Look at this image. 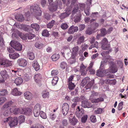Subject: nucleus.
Listing matches in <instances>:
<instances>
[{
	"mask_svg": "<svg viewBox=\"0 0 128 128\" xmlns=\"http://www.w3.org/2000/svg\"><path fill=\"white\" fill-rule=\"evenodd\" d=\"M58 73V71L57 70H53L52 71L51 75L52 76L57 75Z\"/></svg>",
	"mask_w": 128,
	"mask_h": 128,
	"instance_id": "nucleus-50",
	"label": "nucleus"
},
{
	"mask_svg": "<svg viewBox=\"0 0 128 128\" xmlns=\"http://www.w3.org/2000/svg\"><path fill=\"white\" fill-rule=\"evenodd\" d=\"M75 86L74 83L70 82L68 83V88L70 90H71L74 89Z\"/></svg>",
	"mask_w": 128,
	"mask_h": 128,
	"instance_id": "nucleus-34",
	"label": "nucleus"
},
{
	"mask_svg": "<svg viewBox=\"0 0 128 128\" xmlns=\"http://www.w3.org/2000/svg\"><path fill=\"white\" fill-rule=\"evenodd\" d=\"M69 120L70 124L73 126L76 125L78 122L77 119L72 114L69 116Z\"/></svg>",
	"mask_w": 128,
	"mask_h": 128,
	"instance_id": "nucleus-7",
	"label": "nucleus"
},
{
	"mask_svg": "<svg viewBox=\"0 0 128 128\" xmlns=\"http://www.w3.org/2000/svg\"><path fill=\"white\" fill-rule=\"evenodd\" d=\"M4 42L2 36L0 35V45L3 46L4 44Z\"/></svg>",
	"mask_w": 128,
	"mask_h": 128,
	"instance_id": "nucleus-59",
	"label": "nucleus"
},
{
	"mask_svg": "<svg viewBox=\"0 0 128 128\" xmlns=\"http://www.w3.org/2000/svg\"><path fill=\"white\" fill-rule=\"evenodd\" d=\"M31 28L35 29L36 31H38L40 28L39 25L36 24H32L31 25Z\"/></svg>",
	"mask_w": 128,
	"mask_h": 128,
	"instance_id": "nucleus-32",
	"label": "nucleus"
},
{
	"mask_svg": "<svg viewBox=\"0 0 128 128\" xmlns=\"http://www.w3.org/2000/svg\"><path fill=\"white\" fill-rule=\"evenodd\" d=\"M78 30V27L77 26H75L72 25L70 26L69 28L68 32L70 34H73L75 32H76Z\"/></svg>",
	"mask_w": 128,
	"mask_h": 128,
	"instance_id": "nucleus-12",
	"label": "nucleus"
},
{
	"mask_svg": "<svg viewBox=\"0 0 128 128\" xmlns=\"http://www.w3.org/2000/svg\"><path fill=\"white\" fill-rule=\"evenodd\" d=\"M10 112L8 110H7L4 112L3 115L5 116H7L10 114Z\"/></svg>",
	"mask_w": 128,
	"mask_h": 128,
	"instance_id": "nucleus-63",
	"label": "nucleus"
},
{
	"mask_svg": "<svg viewBox=\"0 0 128 128\" xmlns=\"http://www.w3.org/2000/svg\"><path fill=\"white\" fill-rule=\"evenodd\" d=\"M9 56L10 58L15 59L20 56L19 54L17 53H15L13 54H10Z\"/></svg>",
	"mask_w": 128,
	"mask_h": 128,
	"instance_id": "nucleus-25",
	"label": "nucleus"
},
{
	"mask_svg": "<svg viewBox=\"0 0 128 128\" xmlns=\"http://www.w3.org/2000/svg\"><path fill=\"white\" fill-rule=\"evenodd\" d=\"M3 121L4 123L8 122L9 125L10 127L16 126L18 123V118L16 117H8L4 118Z\"/></svg>",
	"mask_w": 128,
	"mask_h": 128,
	"instance_id": "nucleus-1",
	"label": "nucleus"
},
{
	"mask_svg": "<svg viewBox=\"0 0 128 128\" xmlns=\"http://www.w3.org/2000/svg\"><path fill=\"white\" fill-rule=\"evenodd\" d=\"M90 8H87L84 10V12L86 16H89L90 14Z\"/></svg>",
	"mask_w": 128,
	"mask_h": 128,
	"instance_id": "nucleus-62",
	"label": "nucleus"
},
{
	"mask_svg": "<svg viewBox=\"0 0 128 128\" xmlns=\"http://www.w3.org/2000/svg\"><path fill=\"white\" fill-rule=\"evenodd\" d=\"M60 57L59 54L56 53L52 55L51 57V58L52 60L55 61L58 60Z\"/></svg>",
	"mask_w": 128,
	"mask_h": 128,
	"instance_id": "nucleus-24",
	"label": "nucleus"
},
{
	"mask_svg": "<svg viewBox=\"0 0 128 128\" xmlns=\"http://www.w3.org/2000/svg\"><path fill=\"white\" fill-rule=\"evenodd\" d=\"M77 109L78 110V113L80 114V116H82V114H83L84 113V111L82 108L80 109V107L79 106L77 107Z\"/></svg>",
	"mask_w": 128,
	"mask_h": 128,
	"instance_id": "nucleus-53",
	"label": "nucleus"
},
{
	"mask_svg": "<svg viewBox=\"0 0 128 128\" xmlns=\"http://www.w3.org/2000/svg\"><path fill=\"white\" fill-rule=\"evenodd\" d=\"M102 110L101 108H98L96 110H94V113L96 114H100L102 112Z\"/></svg>",
	"mask_w": 128,
	"mask_h": 128,
	"instance_id": "nucleus-61",
	"label": "nucleus"
},
{
	"mask_svg": "<svg viewBox=\"0 0 128 128\" xmlns=\"http://www.w3.org/2000/svg\"><path fill=\"white\" fill-rule=\"evenodd\" d=\"M86 66H84L83 64H82L80 66V71L81 72V74L84 75L86 74L87 70L86 69Z\"/></svg>",
	"mask_w": 128,
	"mask_h": 128,
	"instance_id": "nucleus-15",
	"label": "nucleus"
},
{
	"mask_svg": "<svg viewBox=\"0 0 128 128\" xmlns=\"http://www.w3.org/2000/svg\"><path fill=\"white\" fill-rule=\"evenodd\" d=\"M49 92L47 91H45L43 92L42 96L44 98H48L49 96Z\"/></svg>",
	"mask_w": 128,
	"mask_h": 128,
	"instance_id": "nucleus-40",
	"label": "nucleus"
},
{
	"mask_svg": "<svg viewBox=\"0 0 128 128\" xmlns=\"http://www.w3.org/2000/svg\"><path fill=\"white\" fill-rule=\"evenodd\" d=\"M32 66L36 71L40 69V66L36 61H34L33 62Z\"/></svg>",
	"mask_w": 128,
	"mask_h": 128,
	"instance_id": "nucleus-18",
	"label": "nucleus"
},
{
	"mask_svg": "<svg viewBox=\"0 0 128 128\" xmlns=\"http://www.w3.org/2000/svg\"><path fill=\"white\" fill-rule=\"evenodd\" d=\"M12 65L11 62L9 61H6L4 63V66L8 67Z\"/></svg>",
	"mask_w": 128,
	"mask_h": 128,
	"instance_id": "nucleus-42",
	"label": "nucleus"
},
{
	"mask_svg": "<svg viewBox=\"0 0 128 128\" xmlns=\"http://www.w3.org/2000/svg\"><path fill=\"white\" fill-rule=\"evenodd\" d=\"M123 102H121L118 105V109L119 110H121L123 108L122 106L123 105Z\"/></svg>",
	"mask_w": 128,
	"mask_h": 128,
	"instance_id": "nucleus-56",
	"label": "nucleus"
},
{
	"mask_svg": "<svg viewBox=\"0 0 128 128\" xmlns=\"http://www.w3.org/2000/svg\"><path fill=\"white\" fill-rule=\"evenodd\" d=\"M25 98L28 100L31 99L32 98V95L31 93L29 91L25 92L24 94Z\"/></svg>",
	"mask_w": 128,
	"mask_h": 128,
	"instance_id": "nucleus-17",
	"label": "nucleus"
},
{
	"mask_svg": "<svg viewBox=\"0 0 128 128\" xmlns=\"http://www.w3.org/2000/svg\"><path fill=\"white\" fill-rule=\"evenodd\" d=\"M79 30L82 31L85 28V26L84 24H81L79 25Z\"/></svg>",
	"mask_w": 128,
	"mask_h": 128,
	"instance_id": "nucleus-60",
	"label": "nucleus"
},
{
	"mask_svg": "<svg viewBox=\"0 0 128 128\" xmlns=\"http://www.w3.org/2000/svg\"><path fill=\"white\" fill-rule=\"evenodd\" d=\"M16 26L18 28L21 29L25 31H28V26L26 25H24L22 24H15Z\"/></svg>",
	"mask_w": 128,
	"mask_h": 128,
	"instance_id": "nucleus-16",
	"label": "nucleus"
},
{
	"mask_svg": "<svg viewBox=\"0 0 128 128\" xmlns=\"http://www.w3.org/2000/svg\"><path fill=\"white\" fill-rule=\"evenodd\" d=\"M12 94L14 96H17L20 95L21 92L18 91L17 88H15L13 89L12 92Z\"/></svg>",
	"mask_w": 128,
	"mask_h": 128,
	"instance_id": "nucleus-20",
	"label": "nucleus"
},
{
	"mask_svg": "<svg viewBox=\"0 0 128 128\" xmlns=\"http://www.w3.org/2000/svg\"><path fill=\"white\" fill-rule=\"evenodd\" d=\"M76 36H78L76 42V44L78 45H80L81 43H83L84 42L85 37L83 35H82L80 33L77 34Z\"/></svg>",
	"mask_w": 128,
	"mask_h": 128,
	"instance_id": "nucleus-9",
	"label": "nucleus"
},
{
	"mask_svg": "<svg viewBox=\"0 0 128 128\" xmlns=\"http://www.w3.org/2000/svg\"><path fill=\"white\" fill-rule=\"evenodd\" d=\"M102 61L100 65V69L97 70L96 72V75L98 76L101 77H103L104 76L106 72H108L107 70H104L101 68L104 65L102 64Z\"/></svg>",
	"mask_w": 128,
	"mask_h": 128,
	"instance_id": "nucleus-5",
	"label": "nucleus"
},
{
	"mask_svg": "<svg viewBox=\"0 0 128 128\" xmlns=\"http://www.w3.org/2000/svg\"><path fill=\"white\" fill-rule=\"evenodd\" d=\"M79 50V48L78 46H76L74 47L72 50V57L74 58V62L75 60L74 58L78 55V52Z\"/></svg>",
	"mask_w": 128,
	"mask_h": 128,
	"instance_id": "nucleus-10",
	"label": "nucleus"
},
{
	"mask_svg": "<svg viewBox=\"0 0 128 128\" xmlns=\"http://www.w3.org/2000/svg\"><path fill=\"white\" fill-rule=\"evenodd\" d=\"M34 77L36 83L38 84L40 83V80L42 78L41 74L39 73L36 74L34 75Z\"/></svg>",
	"mask_w": 128,
	"mask_h": 128,
	"instance_id": "nucleus-14",
	"label": "nucleus"
},
{
	"mask_svg": "<svg viewBox=\"0 0 128 128\" xmlns=\"http://www.w3.org/2000/svg\"><path fill=\"white\" fill-rule=\"evenodd\" d=\"M70 12L68 11L67 12H66L61 14L59 16V17L61 19H62L68 16L70 14Z\"/></svg>",
	"mask_w": 128,
	"mask_h": 128,
	"instance_id": "nucleus-19",
	"label": "nucleus"
},
{
	"mask_svg": "<svg viewBox=\"0 0 128 128\" xmlns=\"http://www.w3.org/2000/svg\"><path fill=\"white\" fill-rule=\"evenodd\" d=\"M55 22V21L52 20L51 22H50L47 25V28H52L54 25V23Z\"/></svg>",
	"mask_w": 128,
	"mask_h": 128,
	"instance_id": "nucleus-38",
	"label": "nucleus"
},
{
	"mask_svg": "<svg viewBox=\"0 0 128 128\" xmlns=\"http://www.w3.org/2000/svg\"><path fill=\"white\" fill-rule=\"evenodd\" d=\"M108 41L107 39L106 38H104L101 41V42L102 44L101 47H102L103 48H104V45L105 44H108Z\"/></svg>",
	"mask_w": 128,
	"mask_h": 128,
	"instance_id": "nucleus-30",
	"label": "nucleus"
},
{
	"mask_svg": "<svg viewBox=\"0 0 128 128\" xmlns=\"http://www.w3.org/2000/svg\"><path fill=\"white\" fill-rule=\"evenodd\" d=\"M23 82L22 79L21 78H16L14 81V82L17 86H19Z\"/></svg>",
	"mask_w": 128,
	"mask_h": 128,
	"instance_id": "nucleus-23",
	"label": "nucleus"
},
{
	"mask_svg": "<svg viewBox=\"0 0 128 128\" xmlns=\"http://www.w3.org/2000/svg\"><path fill=\"white\" fill-rule=\"evenodd\" d=\"M8 93V91L4 89L0 90V96H5L7 95Z\"/></svg>",
	"mask_w": 128,
	"mask_h": 128,
	"instance_id": "nucleus-33",
	"label": "nucleus"
},
{
	"mask_svg": "<svg viewBox=\"0 0 128 128\" xmlns=\"http://www.w3.org/2000/svg\"><path fill=\"white\" fill-rule=\"evenodd\" d=\"M112 60L110 59V57L108 56L106 57L105 60L104 61V62L105 63L107 62H108L110 66V70H109V72L112 73H114L117 71L118 69L116 66L114 64V62H112Z\"/></svg>",
	"mask_w": 128,
	"mask_h": 128,
	"instance_id": "nucleus-2",
	"label": "nucleus"
},
{
	"mask_svg": "<svg viewBox=\"0 0 128 128\" xmlns=\"http://www.w3.org/2000/svg\"><path fill=\"white\" fill-rule=\"evenodd\" d=\"M42 36H49V33L48 31L46 30H44L42 33Z\"/></svg>",
	"mask_w": 128,
	"mask_h": 128,
	"instance_id": "nucleus-45",
	"label": "nucleus"
},
{
	"mask_svg": "<svg viewBox=\"0 0 128 128\" xmlns=\"http://www.w3.org/2000/svg\"><path fill=\"white\" fill-rule=\"evenodd\" d=\"M35 46L36 48L39 49H40L44 46V45L42 44H39L38 42H36L35 44Z\"/></svg>",
	"mask_w": 128,
	"mask_h": 128,
	"instance_id": "nucleus-44",
	"label": "nucleus"
},
{
	"mask_svg": "<svg viewBox=\"0 0 128 128\" xmlns=\"http://www.w3.org/2000/svg\"><path fill=\"white\" fill-rule=\"evenodd\" d=\"M67 66V64L64 62H62L60 65V67L62 69H64Z\"/></svg>",
	"mask_w": 128,
	"mask_h": 128,
	"instance_id": "nucleus-37",
	"label": "nucleus"
},
{
	"mask_svg": "<svg viewBox=\"0 0 128 128\" xmlns=\"http://www.w3.org/2000/svg\"><path fill=\"white\" fill-rule=\"evenodd\" d=\"M17 63L20 66L25 67L27 64V62L25 59L23 58L19 59L17 60Z\"/></svg>",
	"mask_w": 128,
	"mask_h": 128,
	"instance_id": "nucleus-11",
	"label": "nucleus"
},
{
	"mask_svg": "<svg viewBox=\"0 0 128 128\" xmlns=\"http://www.w3.org/2000/svg\"><path fill=\"white\" fill-rule=\"evenodd\" d=\"M90 80V78L88 77H87L85 78L82 81L81 85L82 86H84L87 83L89 82Z\"/></svg>",
	"mask_w": 128,
	"mask_h": 128,
	"instance_id": "nucleus-21",
	"label": "nucleus"
},
{
	"mask_svg": "<svg viewBox=\"0 0 128 128\" xmlns=\"http://www.w3.org/2000/svg\"><path fill=\"white\" fill-rule=\"evenodd\" d=\"M0 74L2 77V78H0V83L4 82L5 80L8 77L7 72L6 70H4L0 72Z\"/></svg>",
	"mask_w": 128,
	"mask_h": 128,
	"instance_id": "nucleus-6",
	"label": "nucleus"
},
{
	"mask_svg": "<svg viewBox=\"0 0 128 128\" xmlns=\"http://www.w3.org/2000/svg\"><path fill=\"white\" fill-rule=\"evenodd\" d=\"M101 34L102 36H104L106 34L108 33V31L106 30V29L104 28H102L100 30Z\"/></svg>",
	"mask_w": 128,
	"mask_h": 128,
	"instance_id": "nucleus-35",
	"label": "nucleus"
},
{
	"mask_svg": "<svg viewBox=\"0 0 128 128\" xmlns=\"http://www.w3.org/2000/svg\"><path fill=\"white\" fill-rule=\"evenodd\" d=\"M93 85V84L91 82H89L85 86L86 89H90Z\"/></svg>",
	"mask_w": 128,
	"mask_h": 128,
	"instance_id": "nucleus-54",
	"label": "nucleus"
},
{
	"mask_svg": "<svg viewBox=\"0 0 128 128\" xmlns=\"http://www.w3.org/2000/svg\"><path fill=\"white\" fill-rule=\"evenodd\" d=\"M58 78L57 76L54 77L52 80V83L53 86L56 85L58 80Z\"/></svg>",
	"mask_w": 128,
	"mask_h": 128,
	"instance_id": "nucleus-31",
	"label": "nucleus"
},
{
	"mask_svg": "<svg viewBox=\"0 0 128 128\" xmlns=\"http://www.w3.org/2000/svg\"><path fill=\"white\" fill-rule=\"evenodd\" d=\"M92 29L90 28H88L87 29L86 32V34L89 35H90L92 34Z\"/></svg>",
	"mask_w": 128,
	"mask_h": 128,
	"instance_id": "nucleus-49",
	"label": "nucleus"
},
{
	"mask_svg": "<svg viewBox=\"0 0 128 128\" xmlns=\"http://www.w3.org/2000/svg\"><path fill=\"white\" fill-rule=\"evenodd\" d=\"M30 11L32 14H34L35 16H40L41 15L42 11L38 6L36 4L34 6H32Z\"/></svg>",
	"mask_w": 128,
	"mask_h": 128,
	"instance_id": "nucleus-3",
	"label": "nucleus"
},
{
	"mask_svg": "<svg viewBox=\"0 0 128 128\" xmlns=\"http://www.w3.org/2000/svg\"><path fill=\"white\" fill-rule=\"evenodd\" d=\"M58 6L56 5H52L49 7L50 10L52 12L56 11L57 9Z\"/></svg>",
	"mask_w": 128,
	"mask_h": 128,
	"instance_id": "nucleus-29",
	"label": "nucleus"
},
{
	"mask_svg": "<svg viewBox=\"0 0 128 128\" xmlns=\"http://www.w3.org/2000/svg\"><path fill=\"white\" fill-rule=\"evenodd\" d=\"M23 79L26 81H28L30 78L28 74H24L23 76Z\"/></svg>",
	"mask_w": 128,
	"mask_h": 128,
	"instance_id": "nucleus-55",
	"label": "nucleus"
},
{
	"mask_svg": "<svg viewBox=\"0 0 128 128\" xmlns=\"http://www.w3.org/2000/svg\"><path fill=\"white\" fill-rule=\"evenodd\" d=\"M80 100V98L78 97H75L72 99V101L74 103H76L77 102H79Z\"/></svg>",
	"mask_w": 128,
	"mask_h": 128,
	"instance_id": "nucleus-52",
	"label": "nucleus"
},
{
	"mask_svg": "<svg viewBox=\"0 0 128 128\" xmlns=\"http://www.w3.org/2000/svg\"><path fill=\"white\" fill-rule=\"evenodd\" d=\"M69 109L68 104L66 103H64L62 107V112L64 115L65 116L68 114Z\"/></svg>",
	"mask_w": 128,
	"mask_h": 128,
	"instance_id": "nucleus-8",
	"label": "nucleus"
},
{
	"mask_svg": "<svg viewBox=\"0 0 128 128\" xmlns=\"http://www.w3.org/2000/svg\"><path fill=\"white\" fill-rule=\"evenodd\" d=\"M41 108L40 105L38 104H37L35 106L34 110L40 111Z\"/></svg>",
	"mask_w": 128,
	"mask_h": 128,
	"instance_id": "nucleus-39",
	"label": "nucleus"
},
{
	"mask_svg": "<svg viewBox=\"0 0 128 128\" xmlns=\"http://www.w3.org/2000/svg\"><path fill=\"white\" fill-rule=\"evenodd\" d=\"M88 117V116L86 115H85L83 116L81 118V122L83 123L86 122Z\"/></svg>",
	"mask_w": 128,
	"mask_h": 128,
	"instance_id": "nucleus-51",
	"label": "nucleus"
},
{
	"mask_svg": "<svg viewBox=\"0 0 128 128\" xmlns=\"http://www.w3.org/2000/svg\"><path fill=\"white\" fill-rule=\"evenodd\" d=\"M68 27V25L66 23H62L61 26V28L63 30L66 29Z\"/></svg>",
	"mask_w": 128,
	"mask_h": 128,
	"instance_id": "nucleus-46",
	"label": "nucleus"
},
{
	"mask_svg": "<svg viewBox=\"0 0 128 128\" xmlns=\"http://www.w3.org/2000/svg\"><path fill=\"white\" fill-rule=\"evenodd\" d=\"M40 116L43 119H46V114L43 111H41L40 112Z\"/></svg>",
	"mask_w": 128,
	"mask_h": 128,
	"instance_id": "nucleus-41",
	"label": "nucleus"
},
{
	"mask_svg": "<svg viewBox=\"0 0 128 128\" xmlns=\"http://www.w3.org/2000/svg\"><path fill=\"white\" fill-rule=\"evenodd\" d=\"M104 98L102 97H100L96 99H93L92 100V102L93 103H97L103 101Z\"/></svg>",
	"mask_w": 128,
	"mask_h": 128,
	"instance_id": "nucleus-27",
	"label": "nucleus"
},
{
	"mask_svg": "<svg viewBox=\"0 0 128 128\" xmlns=\"http://www.w3.org/2000/svg\"><path fill=\"white\" fill-rule=\"evenodd\" d=\"M15 18L17 20L22 22L24 20V18L22 15H18L15 16Z\"/></svg>",
	"mask_w": 128,
	"mask_h": 128,
	"instance_id": "nucleus-26",
	"label": "nucleus"
},
{
	"mask_svg": "<svg viewBox=\"0 0 128 128\" xmlns=\"http://www.w3.org/2000/svg\"><path fill=\"white\" fill-rule=\"evenodd\" d=\"M11 47L17 51H20L22 49V45L18 42L15 41H12L10 43Z\"/></svg>",
	"mask_w": 128,
	"mask_h": 128,
	"instance_id": "nucleus-4",
	"label": "nucleus"
},
{
	"mask_svg": "<svg viewBox=\"0 0 128 128\" xmlns=\"http://www.w3.org/2000/svg\"><path fill=\"white\" fill-rule=\"evenodd\" d=\"M6 100V99L5 97L0 98V105L3 104Z\"/></svg>",
	"mask_w": 128,
	"mask_h": 128,
	"instance_id": "nucleus-48",
	"label": "nucleus"
},
{
	"mask_svg": "<svg viewBox=\"0 0 128 128\" xmlns=\"http://www.w3.org/2000/svg\"><path fill=\"white\" fill-rule=\"evenodd\" d=\"M27 55L28 57L30 60H33L35 58L34 54L32 52H29L28 53Z\"/></svg>",
	"mask_w": 128,
	"mask_h": 128,
	"instance_id": "nucleus-28",
	"label": "nucleus"
},
{
	"mask_svg": "<svg viewBox=\"0 0 128 128\" xmlns=\"http://www.w3.org/2000/svg\"><path fill=\"white\" fill-rule=\"evenodd\" d=\"M104 45V48H103L102 47H101L102 48V49L106 50L109 49L110 48V44H105V45Z\"/></svg>",
	"mask_w": 128,
	"mask_h": 128,
	"instance_id": "nucleus-57",
	"label": "nucleus"
},
{
	"mask_svg": "<svg viewBox=\"0 0 128 128\" xmlns=\"http://www.w3.org/2000/svg\"><path fill=\"white\" fill-rule=\"evenodd\" d=\"M98 43L97 42H96L94 43L93 44H92V46H91L89 48L90 49H91L92 48H98Z\"/></svg>",
	"mask_w": 128,
	"mask_h": 128,
	"instance_id": "nucleus-43",
	"label": "nucleus"
},
{
	"mask_svg": "<svg viewBox=\"0 0 128 128\" xmlns=\"http://www.w3.org/2000/svg\"><path fill=\"white\" fill-rule=\"evenodd\" d=\"M25 117L24 115H22L18 117V120L20 124L24 122L25 120Z\"/></svg>",
	"mask_w": 128,
	"mask_h": 128,
	"instance_id": "nucleus-36",
	"label": "nucleus"
},
{
	"mask_svg": "<svg viewBox=\"0 0 128 128\" xmlns=\"http://www.w3.org/2000/svg\"><path fill=\"white\" fill-rule=\"evenodd\" d=\"M90 120L91 122H95L96 121V116L94 115L91 116L90 117Z\"/></svg>",
	"mask_w": 128,
	"mask_h": 128,
	"instance_id": "nucleus-47",
	"label": "nucleus"
},
{
	"mask_svg": "<svg viewBox=\"0 0 128 128\" xmlns=\"http://www.w3.org/2000/svg\"><path fill=\"white\" fill-rule=\"evenodd\" d=\"M25 39L31 40L35 37V35L32 34H26L24 36Z\"/></svg>",
	"mask_w": 128,
	"mask_h": 128,
	"instance_id": "nucleus-22",
	"label": "nucleus"
},
{
	"mask_svg": "<svg viewBox=\"0 0 128 128\" xmlns=\"http://www.w3.org/2000/svg\"><path fill=\"white\" fill-rule=\"evenodd\" d=\"M40 111L34 110V114L35 117H38L40 115Z\"/></svg>",
	"mask_w": 128,
	"mask_h": 128,
	"instance_id": "nucleus-58",
	"label": "nucleus"
},
{
	"mask_svg": "<svg viewBox=\"0 0 128 128\" xmlns=\"http://www.w3.org/2000/svg\"><path fill=\"white\" fill-rule=\"evenodd\" d=\"M81 106L82 107L84 108H90L91 106L90 103L87 101L84 100L82 102Z\"/></svg>",
	"mask_w": 128,
	"mask_h": 128,
	"instance_id": "nucleus-13",
	"label": "nucleus"
},
{
	"mask_svg": "<svg viewBox=\"0 0 128 128\" xmlns=\"http://www.w3.org/2000/svg\"><path fill=\"white\" fill-rule=\"evenodd\" d=\"M74 77V76L73 75H72L69 77L68 80V83L70 82H72V81L73 80Z\"/></svg>",
	"mask_w": 128,
	"mask_h": 128,
	"instance_id": "nucleus-64",
	"label": "nucleus"
}]
</instances>
